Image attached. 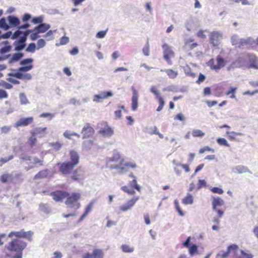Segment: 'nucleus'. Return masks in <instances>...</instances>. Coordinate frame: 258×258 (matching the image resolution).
<instances>
[{"mask_svg": "<svg viewBox=\"0 0 258 258\" xmlns=\"http://www.w3.org/2000/svg\"><path fill=\"white\" fill-rule=\"evenodd\" d=\"M0 28L5 30H7L9 29V26L7 24L6 19L4 18L0 19Z\"/></svg>", "mask_w": 258, "mask_h": 258, "instance_id": "obj_44", "label": "nucleus"}, {"mask_svg": "<svg viewBox=\"0 0 258 258\" xmlns=\"http://www.w3.org/2000/svg\"><path fill=\"white\" fill-rule=\"evenodd\" d=\"M12 157H13L12 156H10L8 158H2L0 159V166H2L4 164H5V163L9 161L10 160L12 159Z\"/></svg>", "mask_w": 258, "mask_h": 258, "instance_id": "obj_62", "label": "nucleus"}, {"mask_svg": "<svg viewBox=\"0 0 258 258\" xmlns=\"http://www.w3.org/2000/svg\"><path fill=\"white\" fill-rule=\"evenodd\" d=\"M50 26L49 24L41 23L34 28V30H37L39 33H43L46 32Z\"/></svg>", "mask_w": 258, "mask_h": 258, "instance_id": "obj_28", "label": "nucleus"}, {"mask_svg": "<svg viewBox=\"0 0 258 258\" xmlns=\"http://www.w3.org/2000/svg\"><path fill=\"white\" fill-rule=\"evenodd\" d=\"M197 36L198 37L205 39L206 37V35L204 34V31L202 30H200L198 31V32L197 34Z\"/></svg>", "mask_w": 258, "mask_h": 258, "instance_id": "obj_64", "label": "nucleus"}, {"mask_svg": "<svg viewBox=\"0 0 258 258\" xmlns=\"http://www.w3.org/2000/svg\"><path fill=\"white\" fill-rule=\"evenodd\" d=\"M217 143L220 145L223 146H225L227 147H229V144L227 143V141L224 138H218L217 140Z\"/></svg>", "mask_w": 258, "mask_h": 258, "instance_id": "obj_48", "label": "nucleus"}, {"mask_svg": "<svg viewBox=\"0 0 258 258\" xmlns=\"http://www.w3.org/2000/svg\"><path fill=\"white\" fill-rule=\"evenodd\" d=\"M192 136L194 137H203L205 136V133L200 130H194L192 131Z\"/></svg>", "mask_w": 258, "mask_h": 258, "instance_id": "obj_42", "label": "nucleus"}, {"mask_svg": "<svg viewBox=\"0 0 258 258\" xmlns=\"http://www.w3.org/2000/svg\"><path fill=\"white\" fill-rule=\"evenodd\" d=\"M63 136L67 139H71L72 136H76L77 137H79L80 135L77 133L74 132H71L69 131H66L63 133Z\"/></svg>", "mask_w": 258, "mask_h": 258, "instance_id": "obj_43", "label": "nucleus"}, {"mask_svg": "<svg viewBox=\"0 0 258 258\" xmlns=\"http://www.w3.org/2000/svg\"><path fill=\"white\" fill-rule=\"evenodd\" d=\"M224 205V201L220 197H214L212 202L213 210L216 211L219 217H222L224 214V211L218 209V207Z\"/></svg>", "mask_w": 258, "mask_h": 258, "instance_id": "obj_11", "label": "nucleus"}, {"mask_svg": "<svg viewBox=\"0 0 258 258\" xmlns=\"http://www.w3.org/2000/svg\"><path fill=\"white\" fill-rule=\"evenodd\" d=\"M43 17L40 16L38 17L34 18L32 20V22H33L35 24H41L43 22Z\"/></svg>", "mask_w": 258, "mask_h": 258, "instance_id": "obj_53", "label": "nucleus"}, {"mask_svg": "<svg viewBox=\"0 0 258 258\" xmlns=\"http://www.w3.org/2000/svg\"><path fill=\"white\" fill-rule=\"evenodd\" d=\"M93 208V203L89 204L85 208V211L83 215L80 218L78 222H80L87 216V215L91 211Z\"/></svg>", "mask_w": 258, "mask_h": 258, "instance_id": "obj_32", "label": "nucleus"}, {"mask_svg": "<svg viewBox=\"0 0 258 258\" xmlns=\"http://www.w3.org/2000/svg\"><path fill=\"white\" fill-rule=\"evenodd\" d=\"M10 178V175L9 174L5 173L1 175V180L3 183H6Z\"/></svg>", "mask_w": 258, "mask_h": 258, "instance_id": "obj_52", "label": "nucleus"}, {"mask_svg": "<svg viewBox=\"0 0 258 258\" xmlns=\"http://www.w3.org/2000/svg\"><path fill=\"white\" fill-rule=\"evenodd\" d=\"M174 203L175 209H176V211H177V212L178 213L179 215L181 216H183L184 215V213L183 212V211H182L181 209L180 208V207L179 205L178 201L177 200H175L174 201Z\"/></svg>", "mask_w": 258, "mask_h": 258, "instance_id": "obj_46", "label": "nucleus"}, {"mask_svg": "<svg viewBox=\"0 0 258 258\" xmlns=\"http://www.w3.org/2000/svg\"><path fill=\"white\" fill-rule=\"evenodd\" d=\"M205 76L203 74L200 73L199 76V78L196 81V83L200 84L201 83L203 82L205 80Z\"/></svg>", "mask_w": 258, "mask_h": 258, "instance_id": "obj_61", "label": "nucleus"}, {"mask_svg": "<svg viewBox=\"0 0 258 258\" xmlns=\"http://www.w3.org/2000/svg\"><path fill=\"white\" fill-rule=\"evenodd\" d=\"M32 30L33 31L31 33H33L31 34L30 38L32 40H35L39 37L38 35L39 33L37 30H34V29Z\"/></svg>", "mask_w": 258, "mask_h": 258, "instance_id": "obj_54", "label": "nucleus"}, {"mask_svg": "<svg viewBox=\"0 0 258 258\" xmlns=\"http://www.w3.org/2000/svg\"><path fill=\"white\" fill-rule=\"evenodd\" d=\"M112 96V93L110 91L104 92L100 94L95 95L94 97V101L96 102L99 101L100 99H105L108 97Z\"/></svg>", "mask_w": 258, "mask_h": 258, "instance_id": "obj_27", "label": "nucleus"}, {"mask_svg": "<svg viewBox=\"0 0 258 258\" xmlns=\"http://www.w3.org/2000/svg\"><path fill=\"white\" fill-rule=\"evenodd\" d=\"M189 253L190 255H193L198 253V246L193 244L189 247Z\"/></svg>", "mask_w": 258, "mask_h": 258, "instance_id": "obj_45", "label": "nucleus"}, {"mask_svg": "<svg viewBox=\"0 0 258 258\" xmlns=\"http://www.w3.org/2000/svg\"><path fill=\"white\" fill-rule=\"evenodd\" d=\"M183 70L186 76L191 77L193 78L196 77V74L191 72V69L187 65L184 67Z\"/></svg>", "mask_w": 258, "mask_h": 258, "instance_id": "obj_37", "label": "nucleus"}, {"mask_svg": "<svg viewBox=\"0 0 258 258\" xmlns=\"http://www.w3.org/2000/svg\"><path fill=\"white\" fill-rule=\"evenodd\" d=\"M24 56L22 53H16L14 54L9 60V63H14L19 60Z\"/></svg>", "mask_w": 258, "mask_h": 258, "instance_id": "obj_35", "label": "nucleus"}, {"mask_svg": "<svg viewBox=\"0 0 258 258\" xmlns=\"http://www.w3.org/2000/svg\"><path fill=\"white\" fill-rule=\"evenodd\" d=\"M48 170L47 169L40 170L34 177V179H39L45 178L47 176Z\"/></svg>", "mask_w": 258, "mask_h": 258, "instance_id": "obj_31", "label": "nucleus"}, {"mask_svg": "<svg viewBox=\"0 0 258 258\" xmlns=\"http://www.w3.org/2000/svg\"><path fill=\"white\" fill-rule=\"evenodd\" d=\"M193 202V196L190 194H187L182 200V203L184 205H190L192 204Z\"/></svg>", "mask_w": 258, "mask_h": 258, "instance_id": "obj_33", "label": "nucleus"}, {"mask_svg": "<svg viewBox=\"0 0 258 258\" xmlns=\"http://www.w3.org/2000/svg\"><path fill=\"white\" fill-rule=\"evenodd\" d=\"M226 134L228 136L229 138L231 140H235L236 138L238 136H240L242 135L241 133H236L234 132H227Z\"/></svg>", "mask_w": 258, "mask_h": 258, "instance_id": "obj_40", "label": "nucleus"}, {"mask_svg": "<svg viewBox=\"0 0 258 258\" xmlns=\"http://www.w3.org/2000/svg\"><path fill=\"white\" fill-rule=\"evenodd\" d=\"M104 253L101 249H95L92 253L87 252L85 253L82 258H103Z\"/></svg>", "mask_w": 258, "mask_h": 258, "instance_id": "obj_19", "label": "nucleus"}, {"mask_svg": "<svg viewBox=\"0 0 258 258\" xmlns=\"http://www.w3.org/2000/svg\"><path fill=\"white\" fill-rule=\"evenodd\" d=\"M198 44L196 42H194V40L188 39L185 40L184 47L186 49L191 50L198 46Z\"/></svg>", "mask_w": 258, "mask_h": 258, "instance_id": "obj_29", "label": "nucleus"}, {"mask_svg": "<svg viewBox=\"0 0 258 258\" xmlns=\"http://www.w3.org/2000/svg\"><path fill=\"white\" fill-rule=\"evenodd\" d=\"M198 188L206 186V182L204 179H199L198 183Z\"/></svg>", "mask_w": 258, "mask_h": 258, "instance_id": "obj_58", "label": "nucleus"}, {"mask_svg": "<svg viewBox=\"0 0 258 258\" xmlns=\"http://www.w3.org/2000/svg\"><path fill=\"white\" fill-rule=\"evenodd\" d=\"M36 143H37V139L35 138V136H32V135H31V137H30L28 139V142H27V143H28L29 146L31 148H33L36 145Z\"/></svg>", "mask_w": 258, "mask_h": 258, "instance_id": "obj_39", "label": "nucleus"}, {"mask_svg": "<svg viewBox=\"0 0 258 258\" xmlns=\"http://www.w3.org/2000/svg\"><path fill=\"white\" fill-rule=\"evenodd\" d=\"M238 249L239 247L237 245L234 244H231L228 247L227 251L223 252L221 254H219L218 256H219L221 258H227L230 253H233L234 254H235Z\"/></svg>", "mask_w": 258, "mask_h": 258, "instance_id": "obj_18", "label": "nucleus"}, {"mask_svg": "<svg viewBox=\"0 0 258 258\" xmlns=\"http://www.w3.org/2000/svg\"><path fill=\"white\" fill-rule=\"evenodd\" d=\"M139 197H134L132 199L128 201L127 203L119 207V210L122 212H126L130 210L132 207L134 206L136 203L139 200Z\"/></svg>", "mask_w": 258, "mask_h": 258, "instance_id": "obj_22", "label": "nucleus"}, {"mask_svg": "<svg viewBox=\"0 0 258 258\" xmlns=\"http://www.w3.org/2000/svg\"><path fill=\"white\" fill-rule=\"evenodd\" d=\"M231 41L233 45H235L238 47H241L247 43V41L245 39H239L236 35L232 36L231 38Z\"/></svg>", "mask_w": 258, "mask_h": 258, "instance_id": "obj_25", "label": "nucleus"}, {"mask_svg": "<svg viewBox=\"0 0 258 258\" xmlns=\"http://www.w3.org/2000/svg\"><path fill=\"white\" fill-rule=\"evenodd\" d=\"M33 62V59L31 58H25L20 61V64L24 66L29 64V65L32 64V62Z\"/></svg>", "mask_w": 258, "mask_h": 258, "instance_id": "obj_51", "label": "nucleus"}, {"mask_svg": "<svg viewBox=\"0 0 258 258\" xmlns=\"http://www.w3.org/2000/svg\"><path fill=\"white\" fill-rule=\"evenodd\" d=\"M103 125V126L100 128L99 133L104 137L111 136L114 133L113 128L110 126L106 122H104Z\"/></svg>", "mask_w": 258, "mask_h": 258, "instance_id": "obj_17", "label": "nucleus"}, {"mask_svg": "<svg viewBox=\"0 0 258 258\" xmlns=\"http://www.w3.org/2000/svg\"><path fill=\"white\" fill-rule=\"evenodd\" d=\"M217 64H215V60L212 58L209 60L208 66L211 70L217 71L222 68L224 67L226 64V61L220 55H218L216 58Z\"/></svg>", "mask_w": 258, "mask_h": 258, "instance_id": "obj_9", "label": "nucleus"}, {"mask_svg": "<svg viewBox=\"0 0 258 258\" xmlns=\"http://www.w3.org/2000/svg\"><path fill=\"white\" fill-rule=\"evenodd\" d=\"M70 178L73 181L80 182L85 178V170L81 166L78 167L70 174Z\"/></svg>", "mask_w": 258, "mask_h": 258, "instance_id": "obj_10", "label": "nucleus"}, {"mask_svg": "<svg viewBox=\"0 0 258 258\" xmlns=\"http://www.w3.org/2000/svg\"><path fill=\"white\" fill-rule=\"evenodd\" d=\"M50 196L55 202H60L69 196V192L63 190H56L51 192Z\"/></svg>", "mask_w": 258, "mask_h": 258, "instance_id": "obj_16", "label": "nucleus"}, {"mask_svg": "<svg viewBox=\"0 0 258 258\" xmlns=\"http://www.w3.org/2000/svg\"><path fill=\"white\" fill-rule=\"evenodd\" d=\"M27 243L19 239H14L11 241L6 246L11 252H15L17 254L12 258H22V251L26 247Z\"/></svg>", "mask_w": 258, "mask_h": 258, "instance_id": "obj_2", "label": "nucleus"}, {"mask_svg": "<svg viewBox=\"0 0 258 258\" xmlns=\"http://www.w3.org/2000/svg\"><path fill=\"white\" fill-rule=\"evenodd\" d=\"M120 248L122 252L124 253H131L134 250L133 247L127 244H122Z\"/></svg>", "mask_w": 258, "mask_h": 258, "instance_id": "obj_36", "label": "nucleus"}, {"mask_svg": "<svg viewBox=\"0 0 258 258\" xmlns=\"http://www.w3.org/2000/svg\"><path fill=\"white\" fill-rule=\"evenodd\" d=\"M136 167V163L125 161L123 159L119 161L118 165H111L110 166V169H116V173L119 174H122L126 172L129 168H135Z\"/></svg>", "mask_w": 258, "mask_h": 258, "instance_id": "obj_3", "label": "nucleus"}, {"mask_svg": "<svg viewBox=\"0 0 258 258\" xmlns=\"http://www.w3.org/2000/svg\"><path fill=\"white\" fill-rule=\"evenodd\" d=\"M81 197V196L79 192H73L71 195L69 194V196L66 198L65 204L71 207H76L77 209H79L81 207V204L79 202Z\"/></svg>", "mask_w": 258, "mask_h": 258, "instance_id": "obj_5", "label": "nucleus"}, {"mask_svg": "<svg viewBox=\"0 0 258 258\" xmlns=\"http://www.w3.org/2000/svg\"><path fill=\"white\" fill-rule=\"evenodd\" d=\"M222 39V34L219 31L211 32L210 35V42L214 47H217Z\"/></svg>", "mask_w": 258, "mask_h": 258, "instance_id": "obj_13", "label": "nucleus"}, {"mask_svg": "<svg viewBox=\"0 0 258 258\" xmlns=\"http://www.w3.org/2000/svg\"><path fill=\"white\" fill-rule=\"evenodd\" d=\"M168 77L170 79H174L176 78L178 76V72L174 71L172 69H166L164 71Z\"/></svg>", "mask_w": 258, "mask_h": 258, "instance_id": "obj_34", "label": "nucleus"}, {"mask_svg": "<svg viewBox=\"0 0 258 258\" xmlns=\"http://www.w3.org/2000/svg\"><path fill=\"white\" fill-rule=\"evenodd\" d=\"M236 90V87H230L229 90L226 93V95L229 96L230 98H235V92Z\"/></svg>", "mask_w": 258, "mask_h": 258, "instance_id": "obj_38", "label": "nucleus"}, {"mask_svg": "<svg viewBox=\"0 0 258 258\" xmlns=\"http://www.w3.org/2000/svg\"><path fill=\"white\" fill-rule=\"evenodd\" d=\"M12 45L8 40L0 42V61L8 59L10 56L9 53L12 50Z\"/></svg>", "mask_w": 258, "mask_h": 258, "instance_id": "obj_6", "label": "nucleus"}, {"mask_svg": "<svg viewBox=\"0 0 258 258\" xmlns=\"http://www.w3.org/2000/svg\"><path fill=\"white\" fill-rule=\"evenodd\" d=\"M20 101L21 104H27L29 103L26 96L24 93H21L19 95Z\"/></svg>", "mask_w": 258, "mask_h": 258, "instance_id": "obj_41", "label": "nucleus"}, {"mask_svg": "<svg viewBox=\"0 0 258 258\" xmlns=\"http://www.w3.org/2000/svg\"><path fill=\"white\" fill-rule=\"evenodd\" d=\"M132 90L133 91V96L132 98V109L133 111H135L137 109L138 107V98L139 95L138 91L135 88V87H132Z\"/></svg>", "mask_w": 258, "mask_h": 258, "instance_id": "obj_24", "label": "nucleus"}, {"mask_svg": "<svg viewBox=\"0 0 258 258\" xmlns=\"http://www.w3.org/2000/svg\"><path fill=\"white\" fill-rule=\"evenodd\" d=\"M8 95L6 91L3 89H0V99L7 98Z\"/></svg>", "mask_w": 258, "mask_h": 258, "instance_id": "obj_63", "label": "nucleus"}, {"mask_svg": "<svg viewBox=\"0 0 258 258\" xmlns=\"http://www.w3.org/2000/svg\"><path fill=\"white\" fill-rule=\"evenodd\" d=\"M150 91L155 95L156 99L158 101L159 106L157 107L156 111L159 112L162 110L165 105L164 99L160 95L156 86H152L150 88Z\"/></svg>", "mask_w": 258, "mask_h": 258, "instance_id": "obj_12", "label": "nucleus"}, {"mask_svg": "<svg viewBox=\"0 0 258 258\" xmlns=\"http://www.w3.org/2000/svg\"><path fill=\"white\" fill-rule=\"evenodd\" d=\"M143 52L145 55L146 56H149V52H150V49L149 46L148 44H147L146 46L144 47L143 48Z\"/></svg>", "mask_w": 258, "mask_h": 258, "instance_id": "obj_57", "label": "nucleus"}, {"mask_svg": "<svg viewBox=\"0 0 258 258\" xmlns=\"http://www.w3.org/2000/svg\"><path fill=\"white\" fill-rule=\"evenodd\" d=\"M45 42L44 39H40L37 41V49L43 47L45 45Z\"/></svg>", "mask_w": 258, "mask_h": 258, "instance_id": "obj_56", "label": "nucleus"}, {"mask_svg": "<svg viewBox=\"0 0 258 258\" xmlns=\"http://www.w3.org/2000/svg\"><path fill=\"white\" fill-rule=\"evenodd\" d=\"M211 191L214 194H218L219 195H221L224 192V191L222 189L218 187H213L211 188Z\"/></svg>", "mask_w": 258, "mask_h": 258, "instance_id": "obj_50", "label": "nucleus"}, {"mask_svg": "<svg viewBox=\"0 0 258 258\" xmlns=\"http://www.w3.org/2000/svg\"><path fill=\"white\" fill-rule=\"evenodd\" d=\"M162 48H163V56L165 60L167 61L168 64H171L172 61L171 58L173 57L174 55L173 51L166 43H164L162 45Z\"/></svg>", "mask_w": 258, "mask_h": 258, "instance_id": "obj_15", "label": "nucleus"}, {"mask_svg": "<svg viewBox=\"0 0 258 258\" xmlns=\"http://www.w3.org/2000/svg\"><path fill=\"white\" fill-rule=\"evenodd\" d=\"M69 41V39L68 37L63 36L60 38V44L61 45L66 44Z\"/></svg>", "mask_w": 258, "mask_h": 258, "instance_id": "obj_59", "label": "nucleus"}, {"mask_svg": "<svg viewBox=\"0 0 258 258\" xmlns=\"http://www.w3.org/2000/svg\"><path fill=\"white\" fill-rule=\"evenodd\" d=\"M50 145L56 151L59 150L61 147V144L59 142L52 143Z\"/></svg>", "mask_w": 258, "mask_h": 258, "instance_id": "obj_55", "label": "nucleus"}, {"mask_svg": "<svg viewBox=\"0 0 258 258\" xmlns=\"http://www.w3.org/2000/svg\"><path fill=\"white\" fill-rule=\"evenodd\" d=\"M94 133V130L91 126L90 124L87 123L83 127L82 131L83 138H87L92 136Z\"/></svg>", "mask_w": 258, "mask_h": 258, "instance_id": "obj_20", "label": "nucleus"}, {"mask_svg": "<svg viewBox=\"0 0 258 258\" xmlns=\"http://www.w3.org/2000/svg\"><path fill=\"white\" fill-rule=\"evenodd\" d=\"M33 68V65H28L27 66L22 67L19 68L17 72L16 73H14L11 74V76L19 79H22L23 78V74L21 72H27L30 71Z\"/></svg>", "mask_w": 258, "mask_h": 258, "instance_id": "obj_21", "label": "nucleus"}, {"mask_svg": "<svg viewBox=\"0 0 258 258\" xmlns=\"http://www.w3.org/2000/svg\"><path fill=\"white\" fill-rule=\"evenodd\" d=\"M20 159L28 164L30 168L43 165V161L35 157L33 158L28 155H22Z\"/></svg>", "mask_w": 258, "mask_h": 258, "instance_id": "obj_7", "label": "nucleus"}, {"mask_svg": "<svg viewBox=\"0 0 258 258\" xmlns=\"http://www.w3.org/2000/svg\"><path fill=\"white\" fill-rule=\"evenodd\" d=\"M33 233L30 231H25L23 229L20 231H12L11 232L8 236L9 237H13L14 236L19 238H25L30 240L32 236Z\"/></svg>", "mask_w": 258, "mask_h": 258, "instance_id": "obj_14", "label": "nucleus"}, {"mask_svg": "<svg viewBox=\"0 0 258 258\" xmlns=\"http://www.w3.org/2000/svg\"><path fill=\"white\" fill-rule=\"evenodd\" d=\"M69 155L70 161H64L57 163L58 172L64 175L71 174L74 167L79 163L80 156L76 151L74 150H70Z\"/></svg>", "mask_w": 258, "mask_h": 258, "instance_id": "obj_1", "label": "nucleus"}, {"mask_svg": "<svg viewBox=\"0 0 258 258\" xmlns=\"http://www.w3.org/2000/svg\"><path fill=\"white\" fill-rule=\"evenodd\" d=\"M129 177L133 178V180L128 182L129 186L132 188L130 189L127 186L125 185L121 187V190L124 192L127 193L130 195H134L135 194V191L133 188L136 189L137 191L140 192L141 187L138 184L136 176L133 174V173H131L129 174Z\"/></svg>", "mask_w": 258, "mask_h": 258, "instance_id": "obj_4", "label": "nucleus"}, {"mask_svg": "<svg viewBox=\"0 0 258 258\" xmlns=\"http://www.w3.org/2000/svg\"><path fill=\"white\" fill-rule=\"evenodd\" d=\"M33 30H27L24 32L23 36L21 37L18 40H16L13 43L15 46V50L19 51L23 50L26 46V41L27 36L32 32Z\"/></svg>", "mask_w": 258, "mask_h": 258, "instance_id": "obj_8", "label": "nucleus"}, {"mask_svg": "<svg viewBox=\"0 0 258 258\" xmlns=\"http://www.w3.org/2000/svg\"><path fill=\"white\" fill-rule=\"evenodd\" d=\"M47 130V127H37L35 128L33 131L31 132V135L32 136H36L38 135L41 136V137L44 136L46 134V132Z\"/></svg>", "mask_w": 258, "mask_h": 258, "instance_id": "obj_26", "label": "nucleus"}, {"mask_svg": "<svg viewBox=\"0 0 258 258\" xmlns=\"http://www.w3.org/2000/svg\"><path fill=\"white\" fill-rule=\"evenodd\" d=\"M33 122V117H23L21 118L19 120H18L15 124V126L16 128H18L20 126H27L29 124H31Z\"/></svg>", "mask_w": 258, "mask_h": 258, "instance_id": "obj_23", "label": "nucleus"}, {"mask_svg": "<svg viewBox=\"0 0 258 258\" xmlns=\"http://www.w3.org/2000/svg\"><path fill=\"white\" fill-rule=\"evenodd\" d=\"M8 20L10 25L12 26L18 27L20 25V20L18 18L16 17L9 16L8 17Z\"/></svg>", "mask_w": 258, "mask_h": 258, "instance_id": "obj_30", "label": "nucleus"}, {"mask_svg": "<svg viewBox=\"0 0 258 258\" xmlns=\"http://www.w3.org/2000/svg\"><path fill=\"white\" fill-rule=\"evenodd\" d=\"M36 50V45L34 43L29 44L26 49V51L29 52H34Z\"/></svg>", "mask_w": 258, "mask_h": 258, "instance_id": "obj_47", "label": "nucleus"}, {"mask_svg": "<svg viewBox=\"0 0 258 258\" xmlns=\"http://www.w3.org/2000/svg\"><path fill=\"white\" fill-rule=\"evenodd\" d=\"M206 151L212 152L213 153V152H214L215 150H214V149L211 148L209 146H206L202 148H201L199 150V153L203 154Z\"/></svg>", "mask_w": 258, "mask_h": 258, "instance_id": "obj_49", "label": "nucleus"}, {"mask_svg": "<svg viewBox=\"0 0 258 258\" xmlns=\"http://www.w3.org/2000/svg\"><path fill=\"white\" fill-rule=\"evenodd\" d=\"M23 33L20 31V30H18L16 31H15L14 32V33L13 34V35L12 36V39H16L17 38H18L19 36H20V35L22 34H23Z\"/></svg>", "mask_w": 258, "mask_h": 258, "instance_id": "obj_60", "label": "nucleus"}]
</instances>
